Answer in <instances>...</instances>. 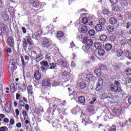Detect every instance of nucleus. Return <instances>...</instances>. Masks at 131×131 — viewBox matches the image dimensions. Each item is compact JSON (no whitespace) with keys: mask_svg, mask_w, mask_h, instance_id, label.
I'll return each instance as SVG.
<instances>
[{"mask_svg":"<svg viewBox=\"0 0 131 131\" xmlns=\"http://www.w3.org/2000/svg\"><path fill=\"white\" fill-rule=\"evenodd\" d=\"M89 34L91 36H94V35H95V34H96V32H95V30H90L89 31Z\"/></svg>","mask_w":131,"mask_h":131,"instance_id":"nucleus-30","label":"nucleus"},{"mask_svg":"<svg viewBox=\"0 0 131 131\" xmlns=\"http://www.w3.org/2000/svg\"><path fill=\"white\" fill-rule=\"evenodd\" d=\"M4 122L5 123H9V119H8L7 118H5L4 119Z\"/></svg>","mask_w":131,"mask_h":131,"instance_id":"nucleus-55","label":"nucleus"},{"mask_svg":"<svg viewBox=\"0 0 131 131\" xmlns=\"http://www.w3.org/2000/svg\"><path fill=\"white\" fill-rule=\"evenodd\" d=\"M25 109L27 110V111H28V110H29V105L27 104L25 105Z\"/></svg>","mask_w":131,"mask_h":131,"instance_id":"nucleus-56","label":"nucleus"},{"mask_svg":"<svg viewBox=\"0 0 131 131\" xmlns=\"http://www.w3.org/2000/svg\"><path fill=\"white\" fill-rule=\"evenodd\" d=\"M126 74L127 75H131V69H128L126 71Z\"/></svg>","mask_w":131,"mask_h":131,"instance_id":"nucleus-45","label":"nucleus"},{"mask_svg":"<svg viewBox=\"0 0 131 131\" xmlns=\"http://www.w3.org/2000/svg\"><path fill=\"white\" fill-rule=\"evenodd\" d=\"M16 126L17 127H18L19 128H20V127H21V126H22V125L21 124V123L19 122L16 124Z\"/></svg>","mask_w":131,"mask_h":131,"instance_id":"nucleus-62","label":"nucleus"},{"mask_svg":"<svg viewBox=\"0 0 131 131\" xmlns=\"http://www.w3.org/2000/svg\"><path fill=\"white\" fill-rule=\"evenodd\" d=\"M115 69L117 71H119V70H121V67H120V66H117H117H115Z\"/></svg>","mask_w":131,"mask_h":131,"instance_id":"nucleus-49","label":"nucleus"},{"mask_svg":"<svg viewBox=\"0 0 131 131\" xmlns=\"http://www.w3.org/2000/svg\"><path fill=\"white\" fill-rule=\"evenodd\" d=\"M8 129L7 126H2L0 127V131H8Z\"/></svg>","mask_w":131,"mask_h":131,"instance_id":"nucleus-38","label":"nucleus"},{"mask_svg":"<svg viewBox=\"0 0 131 131\" xmlns=\"http://www.w3.org/2000/svg\"><path fill=\"white\" fill-rule=\"evenodd\" d=\"M95 48L97 49V50H101L102 48V43L101 42H96L94 46Z\"/></svg>","mask_w":131,"mask_h":131,"instance_id":"nucleus-16","label":"nucleus"},{"mask_svg":"<svg viewBox=\"0 0 131 131\" xmlns=\"http://www.w3.org/2000/svg\"><path fill=\"white\" fill-rule=\"evenodd\" d=\"M23 115L24 116V119L25 120L27 118V117H28V115L27 114V112L26 111H23Z\"/></svg>","mask_w":131,"mask_h":131,"instance_id":"nucleus-36","label":"nucleus"},{"mask_svg":"<svg viewBox=\"0 0 131 131\" xmlns=\"http://www.w3.org/2000/svg\"><path fill=\"white\" fill-rule=\"evenodd\" d=\"M57 63H59V65H61V66H62V67H65L66 68H68V67L69 66V64L67 63V61L63 60L62 59H60Z\"/></svg>","mask_w":131,"mask_h":131,"instance_id":"nucleus-4","label":"nucleus"},{"mask_svg":"<svg viewBox=\"0 0 131 131\" xmlns=\"http://www.w3.org/2000/svg\"><path fill=\"white\" fill-rule=\"evenodd\" d=\"M86 42L88 46H93V41L92 39H87Z\"/></svg>","mask_w":131,"mask_h":131,"instance_id":"nucleus-28","label":"nucleus"},{"mask_svg":"<svg viewBox=\"0 0 131 131\" xmlns=\"http://www.w3.org/2000/svg\"><path fill=\"white\" fill-rule=\"evenodd\" d=\"M51 84V82L50 81V79L48 78H46L42 80V85L43 86H49Z\"/></svg>","mask_w":131,"mask_h":131,"instance_id":"nucleus-6","label":"nucleus"},{"mask_svg":"<svg viewBox=\"0 0 131 131\" xmlns=\"http://www.w3.org/2000/svg\"><path fill=\"white\" fill-rule=\"evenodd\" d=\"M40 65L42 66H43L44 67H46V68H49V63H48V61H42L40 62Z\"/></svg>","mask_w":131,"mask_h":131,"instance_id":"nucleus-18","label":"nucleus"},{"mask_svg":"<svg viewBox=\"0 0 131 131\" xmlns=\"http://www.w3.org/2000/svg\"><path fill=\"white\" fill-rule=\"evenodd\" d=\"M94 73L96 74V75L98 76H100V75H102V72H101V70L99 69H96L94 71Z\"/></svg>","mask_w":131,"mask_h":131,"instance_id":"nucleus-17","label":"nucleus"},{"mask_svg":"<svg viewBox=\"0 0 131 131\" xmlns=\"http://www.w3.org/2000/svg\"><path fill=\"white\" fill-rule=\"evenodd\" d=\"M28 92L29 93V94H30L31 95V96H32V95H33V92H32V86L29 85L28 86Z\"/></svg>","mask_w":131,"mask_h":131,"instance_id":"nucleus-24","label":"nucleus"},{"mask_svg":"<svg viewBox=\"0 0 131 131\" xmlns=\"http://www.w3.org/2000/svg\"><path fill=\"white\" fill-rule=\"evenodd\" d=\"M102 26L100 24H98L95 27V29L97 31H101L102 29H103Z\"/></svg>","mask_w":131,"mask_h":131,"instance_id":"nucleus-22","label":"nucleus"},{"mask_svg":"<svg viewBox=\"0 0 131 131\" xmlns=\"http://www.w3.org/2000/svg\"><path fill=\"white\" fill-rule=\"evenodd\" d=\"M39 6V2L38 1H35L33 3V7L34 8H37Z\"/></svg>","mask_w":131,"mask_h":131,"instance_id":"nucleus-33","label":"nucleus"},{"mask_svg":"<svg viewBox=\"0 0 131 131\" xmlns=\"http://www.w3.org/2000/svg\"><path fill=\"white\" fill-rule=\"evenodd\" d=\"M16 116H19V110L16 109L15 110Z\"/></svg>","mask_w":131,"mask_h":131,"instance_id":"nucleus-61","label":"nucleus"},{"mask_svg":"<svg viewBox=\"0 0 131 131\" xmlns=\"http://www.w3.org/2000/svg\"><path fill=\"white\" fill-rule=\"evenodd\" d=\"M50 67L49 68V69H55L56 68V63H50Z\"/></svg>","mask_w":131,"mask_h":131,"instance_id":"nucleus-34","label":"nucleus"},{"mask_svg":"<svg viewBox=\"0 0 131 131\" xmlns=\"http://www.w3.org/2000/svg\"><path fill=\"white\" fill-rule=\"evenodd\" d=\"M121 33L123 34V35H125V34H127V33H128V32L127 31H122Z\"/></svg>","mask_w":131,"mask_h":131,"instance_id":"nucleus-58","label":"nucleus"},{"mask_svg":"<svg viewBox=\"0 0 131 131\" xmlns=\"http://www.w3.org/2000/svg\"><path fill=\"white\" fill-rule=\"evenodd\" d=\"M43 58V56H42V55L40 54L38 57H36L35 59H36V61L37 62H39V61H41Z\"/></svg>","mask_w":131,"mask_h":131,"instance_id":"nucleus-27","label":"nucleus"},{"mask_svg":"<svg viewBox=\"0 0 131 131\" xmlns=\"http://www.w3.org/2000/svg\"><path fill=\"white\" fill-rule=\"evenodd\" d=\"M46 59L47 60H51V54H47L45 56Z\"/></svg>","mask_w":131,"mask_h":131,"instance_id":"nucleus-47","label":"nucleus"},{"mask_svg":"<svg viewBox=\"0 0 131 131\" xmlns=\"http://www.w3.org/2000/svg\"><path fill=\"white\" fill-rule=\"evenodd\" d=\"M62 76H67V75H68V72L67 71L62 72Z\"/></svg>","mask_w":131,"mask_h":131,"instance_id":"nucleus-51","label":"nucleus"},{"mask_svg":"<svg viewBox=\"0 0 131 131\" xmlns=\"http://www.w3.org/2000/svg\"><path fill=\"white\" fill-rule=\"evenodd\" d=\"M110 131H116V126L115 125H113L112 126L111 129H110Z\"/></svg>","mask_w":131,"mask_h":131,"instance_id":"nucleus-44","label":"nucleus"},{"mask_svg":"<svg viewBox=\"0 0 131 131\" xmlns=\"http://www.w3.org/2000/svg\"><path fill=\"white\" fill-rule=\"evenodd\" d=\"M110 39L111 40V41H113V40H114V36L112 35L110 36Z\"/></svg>","mask_w":131,"mask_h":131,"instance_id":"nucleus-63","label":"nucleus"},{"mask_svg":"<svg viewBox=\"0 0 131 131\" xmlns=\"http://www.w3.org/2000/svg\"><path fill=\"white\" fill-rule=\"evenodd\" d=\"M10 123L11 125H14V119H11L10 120Z\"/></svg>","mask_w":131,"mask_h":131,"instance_id":"nucleus-52","label":"nucleus"},{"mask_svg":"<svg viewBox=\"0 0 131 131\" xmlns=\"http://www.w3.org/2000/svg\"><path fill=\"white\" fill-rule=\"evenodd\" d=\"M89 112H93L94 111V108L92 107H89L88 108Z\"/></svg>","mask_w":131,"mask_h":131,"instance_id":"nucleus-57","label":"nucleus"},{"mask_svg":"<svg viewBox=\"0 0 131 131\" xmlns=\"http://www.w3.org/2000/svg\"><path fill=\"white\" fill-rule=\"evenodd\" d=\"M40 68L42 72H46V71H47V70H48V68H46V67H44L43 66H41Z\"/></svg>","mask_w":131,"mask_h":131,"instance_id":"nucleus-39","label":"nucleus"},{"mask_svg":"<svg viewBox=\"0 0 131 131\" xmlns=\"http://www.w3.org/2000/svg\"><path fill=\"white\" fill-rule=\"evenodd\" d=\"M14 91H15V86L13 84H11L10 85V92L11 93H14Z\"/></svg>","mask_w":131,"mask_h":131,"instance_id":"nucleus-37","label":"nucleus"},{"mask_svg":"<svg viewBox=\"0 0 131 131\" xmlns=\"http://www.w3.org/2000/svg\"><path fill=\"white\" fill-rule=\"evenodd\" d=\"M119 112L118 110H114L113 113L114 114H118V113Z\"/></svg>","mask_w":131,"mask_h":131,"instance_id":"nucleus-59","label":"nucleus"},{"mask_svg":"<svg viewBox=\"0 0 131 131\" xmlns=\"http://www.w3.org/2000/svg\"><path fill=\"white\" fill-rule=\"evenodd\" d=\"M112 10L114 12H118L119 10V7H118L117 5H113L112 6Z\"/></svg>","mask_w":131,"mask_h":131,"instance_id":"nucleus-25","label":"nucleus"},{"mask_svg":"<svg viewBox=\"0 0 131 131\" xmlns=\"http://www.w3.org/2000/svg\"><path fill=\"white\" fill-rule=\"evenodd\" d=\"M78 101L80 104L84 105V103H85V98H84V96H80L78 97Z\"/></svg>","mask_w":131,"mask_h":131,"instance_id":"nucleus-10","label":"nucleus"},{"mask_svg":"<svg viewBox=\"0 0 131 131\" xmlns=\"http://www.w3.org/2000/svg\"><path fill=\"white\" fill-rule=\"evenodd\" d=\"M7 42L8 46H10L11 48H12V47H14V38H13V37H9L7 39Z\"/></svg>","mask_w":131,"mask_h":131,"instance_id":"nucleus-5","label":"nucleus"},{"mask_svg":"<svg viewBox=\"0 0 131 131\" xmlns=\"http://www.w3.org/2000/svg\"><path fill=\"white\" fill-rule=\"evenodd\" d=\"M99 68L101 70H105L106 66H105L102 64H99Z\"/></svg>","mask_w":131,"mask_h":131,"instance_id":"nucleus-40","label":"nucleus"},{"mask_svg":"<svg viewBox=\"0 0 131 131\" xmlns=\"http://www.w3.org/2000/svg\"><path fill=\"white\" fill-rule=\"evenodd\" d=\"M98 55L99 56H104L105 55V50L103 49H99L98 51Z\"/></svg>","mask_w":131,"mask_h":131,"instance_id":"nucleus-23","label":"nucleus"},{"mask_svg":"<svg viewBox=\"0 0 131 131\" xmlns=\"http://www.w3.org/2000/svg\"><path fill=\"white\" fill-rule=\"evenodd\" d=\"M34 77L37 80H39V79H40L41 75H40V73H39V71L36 70L34 74Z\"/></svg>","mask_w":131,"mask_h":131,"instance_id":"nucleus-7","label":"nucleus"},{"mask_svg":"<svg viewBox=\"0 0 131 131\" xmlns=\"http://www.w3.org/2000/svg\"><path fill=\"white\" fill-rule=\"evenodd\" d=\"M79 86L81 90H84V89L86 88V84L84 82V81H82L79 84Z\"/></svg>","mask_w":131,"mask_h":131,"instance_id":"nucleus-13","label":"nucleus"},{"mask_svg":"<svg viewBox=\"0 0 131 131\" xmlns=\"http://www.w3.org/2000/svg\"><path fill=\"white\" fill-rule=\"evenodd\" d=\"M103 14H109V11H108V10L107 9H104L103 10Z\"/></svg>","mask_w":131,"mask_h":131,"instance_id":"nucleus-53","label":"nucleus"},{"mask_svg":"<svg viewBox=\"0 0 131 131\" xmlns=\"http://www.w3.org/2000/svg\"><path fill=\"white\" fill-rule=\"evenodd\" d=\"M111 90L114 93H119V88L118 86H115L114 84L111 85Z\"/></svg>","mask_w":131,"mask_h":131,"instance_id":"nucleus-8","label":"nucleus"},{"mask_svg":"<svg viewBox=\"0 0 131 131\" xmlns=\"http://www.w3.org/2000/svg\"><path fill=\"white\" fill-rule=\"evenodd\" d=\"M28 45V43H27V40L25 38H24L23 41V47L24 49H27Z\"/></svg>","mask_w":131,"mask_h":131,"instance_id":"nucleus-19","label":"nucleus"},{"mask_svg":"<svg viewBox=\"0 0 131 131\" xmlns=\"http://www.w3.org/2000/svg\"><path fill=\"white\" fill-rule=\"evenodd\" d=\"M20 98V95L19 93H17L16 95V100H18Z\"/></svg>","mask_w":131,"mask_h":131,"instance_id":"nucleus-64","label":"nucleus"},{"mask_svg":"<svg viewBox=\"0 0 131 131\" xmlns=\"http://www.w3.org/2000/svg\"><path fill=\"white\" fill-rule=\"evenodd\" d=\"M110 2L112 4H116L118 0H110Z\"/></svg>","mask_w":131,"mask_h":131,"instance_id":"nucleus-54","label":"nucleus"},{"mask_svg":"<svg viewBox=\"0 0 131 131\" xmlns=\"http://www.w3.org/2000/svg\"><path fill=\"white\" fill-rule=\"evenodd\" d=\"M27 41L30 46H32V45H33V41H32L31 38H27Z\"/></svg>","mask_w":131,"mask_h":131,"instance_id":"nucleus-32","label":"nucleus"},{"mask_svg":"<svg viewBox=\"0 0 131 131\" xmlns=\"http://www.w3.org/2000/svg\"><path fill=\"white\" fill-rule=\"evenodd\" d=\"M109 22L112 25L117 24V19L115 17H111L109 19Z\"/></svg>","mask_w":131,"mask_h":131,"instance_id":"nucleus-9","label":"nucleus"},{"mask_svg":"<svg viewBox=\"0 0 131 131\" xmlns=\"http://www.w3.org/2000/svg\"><path fill=\"white\" fill-rule=\"evenodd\" d=\"M82 23H83V24H86V23L89 22V18L86 17H83L82 20Z\"/></svg>","mask_w":131,"mask_h":131,"instance_id":"nucleus-35","label":"nucleus"},{"mask_svg":"<svg viewBox=\"0 0 131 131\" xmlns=\"http://www.w3.org/2000/svg\"><path fill=\"white\" fill-rule=\"evenodd\" d=\"M8 70L9 73L14 72V70H15V60L14 59L10 60Z\"/></svg>","mask_w":131,"mask_h":131,"instance_id":"nucleus-1","label":"nucleus"},{"mask_svg":"<svg viewBox=\"0 0 131 131\" xmlns=\"http://www.w3.org/2000/svg\"><path fill=\"white\" fill-rule=\"evenodd\" d=\"M42 46L44 48H50L52 45V43L49 39L45 38L42 41Z\"/></svg>","mask_w":131,"mask_h":131,"instance_id":"nucleus-2","label":"nucleus"},{"mask_svg":"<svg viewBox=\"0 0 131 131\" xmlns=\"http://www.w3.org/2000/svg\"><path fill=\"white\" fill-rule=\"evenodd\" d=\"M131 26V24H130V23L129 22H127L126 23V29H128V28H129V27H130Z\"/></svg>","mask_w":131,"mask_h":131,"instance_id":"nucleus-50","label":"nucleus"},{"mask_svg":"<svg viewBox=\"0 0 131 131\" xmlns=\"http://www.w3.org/2000/svg\"><path fill=\"white\" fill-rule=\"evenodd\" d=\"M106 21L104 18H100L99 19V24L101 25V26H105L106 25Z\"/></svg>","mask_w":131,"mask_h":131,"instance_id":"nucleus-15","label":"nucleus"},{"mask_svg":"<svg viewBox=\"0 0 131 131\" xmlns=\"http://www.w3.org/2000/svg\"><path fill=\"white\" fill-rule=\"evenodd\" d=\"M99 39L101 40V41H105V40L107 39V36L105 34H102L100 35Z\"/></svg>","mask_w":131,"mask_h":131,"instance_id":"nucleus-21","label":"nucleus"},{"mask_svg":"<svg viewBox=\"0 0 131 131\" xmlns=\"http://www.w3.org/2000/svg\"><path fill=\"white\" fill-rule=\"evenodd\" d=\"M31 57L34 59H35L37 57V54L36 51H31Z\"/></svg>","mask_w":131,"mask_h":131,"instance_id":"nucleus-26","label":"nucleus"},{"mask_svg":"<svg viewBox=\"0 0 131 131\" xmlns=\"http://www.w3.org/2000/svg\"><path fill=\"white\" fill-rule=\"evenodd\" d=\"M127 1L125 0H121V6L123 9H125L126 7H127Z\"/></svg>","mask_w":131,"mask_h":131,"instance_id":"nucleus-12","label":"nucleus"},{"mask_svg":"<svg viewBox=\"0 0 131 131\" xmlns=\"http://www.w3.org/2000/svg\"><path fill=\"white\" fill-rule=\"evenodd\" d=\"M3 20L4 21H8V20H9V16L7 15L6 14H4L3 15Z\"/></svg>","mask_w":131,"mask_h":131,"instance_id":"nucleus-41","label":"nucleus"},{"mask_svg":"<svg viewBox=\"0 0 131 131\" xmlns=\"http://www.w3.org/2000/svg\"><path fill=\"white\" fill-rule=\"evenodd\" d=\"M19 105L21 106V107H24V105H25V103L24 102V101H23V100H20L19 101Z\"/></svg>","mask_w":131,"mask_h":131,"instance_id":"nucleus-48","label":"nucleus"},{"mask_svg":"<svg viewBox=\"0 0 131 131\" xmlns=\"http://www.w3.org/2000/svg\"><path fill=\"white\" fill-rule=\"evenodd\" d=\"M114 83L115 86H117V85H119V82H118V81H115Z\"/></svg>","mask_w":131,"mask_h":131,"instance_id":"nucleus-60","label":"nucleus"},{"mask_svg":"<svg viewBox=\"0 0 131 131\" xmlns=\"http://www.w3.org/2000/svg\"><path fill=\"white\" fill-rule=\"evenodd\" d=\"M107 30L110 33H112V32H114V30H115V28H114V26H108L107 27Z\"/></svg>","mask_w":131,"mask_h":131,"instance_id":"nucleus-11","label":"nucleus"},{"mask_svg":"<svg viewBox=\"0 0 131 131\" xmlns=\"http://www.w3.org/2000/svg\"><path fill=\"white\" fill-rule=\"evenodd\" d=\"M64 36V34L61 32H59L57 34V38H61V37H63Z\"/></svg>","mask_w":131,"mask_h":131,"instance_id":"nucleus-31","label":"nucleus"},{"mask_svg":"<svg viewBox=\"0 0 131 131\" xmlns=\"http://www.w3.org/2000/svg\"><path fill=\"white\" fill-rule=\"evenodd\" d=\"M103 79H102V78H99V80H98V82H97V87L96 88V91H97V92H99V91H100V90H101V89H102V85H103Z\"/></svg>","mask_w":131,"mask_h":131,"instance_id":"nucleus-3","label":"nucleus"},{"mask_svg":"<svg viewBox=\"0 0 131 131\" xmlns=\"http://www.w3.org/2000/svg\"><path fill=\"white\" fill-rule=\"evenodd\" d=\"M36 34L38 35V36H40V35H42V31H41L40 30H39L37 31Z\"/></svg>","mask_w":131,"mask_h":131,"instance_id":"nucleus-43","label":"nucleus"},{"mask_svg":"<svg viewBox=\"0 0 131 131\" xmlns=\"http://www.w3.org/2000/svg\"><path fill=\"white\" fill-rule=\"evenodd\" d=\"M81 31L83 32V33H85V32H88V27L85 26H82Z\"/></svg>","mask_w":131,"mask_h":131,"instance_id":"nucleus-29","label":"nucleus"},{"mask_svg":"<svg viewBox=\"0 0 131 131\" xmlns=\"http://www.w3.org/2000/svg\"><path fill=\"white\" fill-rule=\"evenodd\" d=\"M5 33V30H4V28H0V35H3Z\"/></svg>","mask_w":131,"mask_h":131,"instance_id":"nucleus-46","label":"nucleus"},{"mask_svg":"<svg viewBox=\"0 0 131 131\" xmlns=\"http://www.w3.org/2000/svg\"><path fill=\"white\" fill-rule=\"evenodd\" d=\"M112 49V45L111 43H106L105 45V49L106 51H111Z\"/></svg>","mask_w":131,"mask_h":131,"instance_id":"nucleus-14","label":"nucleus"},{"mask_svg":"<svg viewBox=\"0 0 131 131\" xmlns=\"http://www.w3.org/2000/svg\"><path fill=\"white\" fill-rule=\"evenodd\" d=\"M116 54L118 57H120L123 54L122 50H121V49H117Z\"/></svg>","mask_w":131,"mask_h":131,"instance_id":"nucleus-20","label":"nucleus"},{"mask_svg":"<svg viewBox=\"0 0 131 131\" xmlns=\"http://www.w3.org/2000/svg\"><path fill=\"white\" fill-rule=\"evenodd\" d=\"M125 82H126V83H131V78L130 77L126 78L125 79Z\"/></svg>","mask_w":131,"mask_h":131,"instance_id":"nucleus-42","label":"nucleus"}]
</instances>
